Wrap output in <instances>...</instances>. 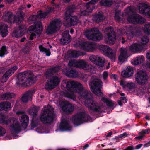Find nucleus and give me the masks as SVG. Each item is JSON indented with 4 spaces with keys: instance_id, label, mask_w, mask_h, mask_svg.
Here are the masks:
<instances>
[{
    "instance_id": "13",
    "label": "nucleus",
    "mask_w": 150,
    "mask_h": 150,
    "mask_svg": "<svg viewBox=\"0 0 150 150\" xmlns=\"http://www.w3.org/2000/svg\"><path fill=\"white\" fill-rule=\"evenodd\" d=\"M61 22L59 19H55L50 23L46 29V32L48 35L52 34L59 29Z\"/></svg>"
},
{
    "instance_id": "22",
    "label": "nucleus",
    "mask_w": 150,
    "mask_h": 150,
    "mask_svg": "<svg viewBox=\"0 0 150 150\" xmlns=\"http://www.w3.org/2000/svg\"><path fill=\"white\" fill-rule=\"evenodd\" d=\"M89 59L91 62L99 67L104 66L105 62L103 57L98 56L91 55L89 57Z\"/></svg>"
},
{
    "instance_id": "37",
    "label": "nucleus",
    "mask_w": 150,
    "mask_h": 150,
    "mask_svg": "<svg viewBox=\"0 0 150 150\" xmlns=\"http://www.w3.org/2000/svg\"><path fill=\"white\" fill-rule=\"evenodd\" d=\"M11 108V103L8 101L1 102L0 103V110H4L8 111Z\"/></svg>"
},
{
    "instance_id": "30",
    "label": "nucleus",
    "mask_w": 150,
    "mask_h": 150,
    "mask_svg": "<svg viewBox=\"0 0 150 150\" xmlns=\"http://www.w3.org/2000/svg\"><path fill=\"white\" fill-rule=\"evenodd\" d=\"M143 46L138 43H133L129 47L130 51L134 53L140 52L142 49Z\"/></svg>"
},
{
    "instance_id": "14",
    "label": "nucleus",
    "mask_w": 150,
    "mask_h": 150,
    "mask_svg": "<svg viewBox=\"0 0 150 150\" xmlns=\"http://www.w3.org/2000/svg\"><path fill=\"white\" fill-rule=\"evenodd\" d=\"M119 33L121 35L126 34L128 39L130 40L136 35L137 32L135 28L132 26L125 27L120 30Z\"/></svg>"
},
{
    "instance_id": "45",
    "label": "nucleus",
    "mask_w": 150,
    "mask_h": 150,
    "mask_svg": "<svg viewBox=\"0 0 150 150\" xmlns=\"http://www.w3.org/2000/svg\"><path fill=\"white\" fill-rule=\"evenodd\" d=\"M144 33L147 35H150V23L146 24L143 28Z\"/></svg>"
},
{
    "instance_id": "27",
    "label": "nucleus",
    "mask_w": 150,
    "mask_h": 150,
    "mask_svg": "<svg viewBox=\"0 0 150 150\" xmlns=\"http://www.w3.org/2000/svg\"><path fill=\"white\" fill-rule=\"evenodd\" d=\"M63 72L68 77L76 78L78 77V72L75 70L65 69L62 70Z\"/></svg>"
},
{
    "instance_id": "41",
    "label": "nucleus",
    "mask_w": 150,
    "mask_h": 150,
    "mask_svg": "<svg viewBox=\"0 0 150 150\" xmlns=\"http://www.w3.org/2000/svg\"><path fill=\"white\" fill-rule=\"evenodd\" d=\"M83 54H81L79 51L76 50H71L69 52V56L70 58H76L79 56L83 55Z\"/></svg>"
},
{
    "instance_id": "16",
    "label": "nucleus",
    "mask_w": 150,
    "mask_h": 150,
    "mask_svg": "<svg viewBox=\"0 0 150 150\" xmlns=\"http://www.w3.org/2000/svg\"><path fill=\"white\" fill-rule=\"evenodd\" d=\"M148 78L146 73L142 70L138 71L136 75V81L139 84H145L147 82Z\"/></svg>"
},
{
    "instance_id": "35",
    "label": "nucleus",
    "mask_w": 150,
    "mask_h": 150,
    "mask_svg": "<svg viewBox=\"0 0 150 150\" xmlns=\"http://www.w3.org/2000/svg\"><path fill=\"white\" fill-rule=\"evenodd\" d=\"M144 57L142 55L136 57L132 59L131 63L132 64L134 65H138L143 63L144 61Z\"/></svg>"
},
{
    "instance_id": "3",
    "label": "nucleus",
    "mask_w": 150,
    "mask_h": 150,
    "mask_svg": "<svg viewBox=\"0 0 150 150\" xmlns=\"http://www.w3.org/2000/svg\"><path fill=\"white\" fill-rule=\"evenodd\" d=\"M134 11L132 7H128L126 9L122 16L124 17H127L128 21L131 23L138 24L145 23L146 20L139 15L133 13Z\"/></svg>"
},
{
    "instance_id": "49",
    "label": "nucleus",
    "mask_w": 150,
    "mask_h": 150,
    "mask_svg": "<svg viewBox=\"0 0 150 150\" xmlns=\"http://www.w3.org/2000/svg\"><path fill=\"white\" fill-rule=\"evenodd\" d=\"M77 60L73 59L69 61L68 65L69 66L77 68Z\"/></svg>"
},
{
    "instance_id": "62",
    "label": "nucleus",
    "mask_w": 150,
    "mask_h": 150,
    "mask_svg": "<svg viewBox=\"0 0 150 150\" xmlns=\"http://www.w3.org/2000/svg\"><path fill=\"white\" fill-rule=\"evenodd\" d=\"M120 100L123 103H126L127 100L125 97H121L120 98Z\"/></svg>"
},
{
    "instance_id": "1",
    "label": "nucleus",
    "mask_w": 150,
    "mask_h": 150,
    "mask_svg": "<svg viewBox=\"0 0 150 150\" xmlns=\"http://www.w3.org/2000/svg\"><path fill=\"white\" fill-rule=\"evenodd\" d=\"M62 82L66 84V88L68 91L61 92V94L63 96L74 101L76 100V95L74 93H77L79 96V98L80 100H86L85 101V105L90 109L95 112H101V106L97 104L96 102L93 101L88 97L91 96V93L86 91L84 89L82 85L79 82L75 81H69L66 82V80H64Z\"/></svg>"
},
{
    "instance_id": "55",
    "label": "nucleus",
    "mask_w": 150,
    "mask_h": 150,
    "mask_svg": "<svg viewBox=\"0 0 150 150\" xmlns=\"http://www.w3.org/2000/svg\"><path fill=\"white\" fill-rule=\"evenodd\" d=\"M60 69V67H55L53 68L50 69V71L52 73H55L57 72Z\"/></svg>"
},
{
    "instance_id": "50",
    "label": "nucleus",
    "mask_w": 150,
    "mask_h": 150,
    "mask_svg": "<svg viewBox=\"0 0 150 150\" xmlns=\"http://www.w3.org/2000/svg\"><path fill=\"white\" fill-rule=\"evenodd\" d=\"M149 38L147 37L146 36H142L141 40L142 45H142H146L149 42Z\"/></svg>"
},
{
    "instance_id": "38",
    "label": "nucleus",
    "mask_w": 150,
    "mask_h": 150,
    "mask_svg": "<svg viewBox=\"0 0 150 150\" xmlns=\"http://www.w3.org/2000/svg\"><path fill=\"white\" fill-rule=\"evenodd\" d=\"M8 26L6 24H2L0 26V34L3 37H4L7 35L8 33Z\"/></svg>"
},
{
    "instance_id": "21",
    "label": "nucleus",
    "mask_w": 150,
    "mask_h": 150,
    "mask_svg": "<svg viewBox=\"0 0 150 150\" xmlns=\"http://www.w3.org/2000/svg\"><path fill=\"white\" fill-rule=\"evenodd\" d=\"M17 120L18 119H16ZM21 123V125H20L18 120V124L19 127V131L16 132H11V134H14L18 133L20 132L23 129H25L28 125L29 121L28 117L26 115H23L22 116L21 119L20 120Z\"/></svg>"
},
{
    "instance_id": "43",
    "label": "nucleus",
    "mask_w": 150,
    "mask_h": 150,
    "mask_svg": "<svg viewBox=\"0 0 150 150\" xmlns=\"http://www.w3.org/2000/svg\"><path fill=\"white\" fill-rule=\"evenodd\" d=\"M100 4L101 6H109L112 4L111 0H102Z\"/></svg>"
},
{
    "instance_id": "8",
    "label": "nucleus",
    "mask_w": 150,
    "mask_h": 150,
    "mask_svg": "<svg viewBox=\"0 0 150 150\" xmlns=\"http://www.w3.org/2000/svg\"><path fill=\"white\" fill-rule=\"evenodd\" d=\"M99 0H91L89 2L85 3L83 5H81V8L80 9V17L88 15L91 13L95 6L94 4L96 3Z\"/></svg>"
},
{
    "instance_id": "12",
    "label": "nucleus",
    "mask_w": 150,
    "mask_h": 150,
    "mask_svg": "<svg viewBox=\"0 0 150 150\" xmlns=\"http://www.w3.org/2000/svg\"><path fill=\"white\" fill-rule=\"evenodd\" d=\"M90 87L92 91L95 94L99 96L103 95L100 88H102V82L99 79H95L89 83Z\"/></svg>"
},
{
    "instance_id": "31",
    "label": "nucleus",
    "mask_w": 150,
    "mask_h": 150,
    "mask_svg": "<svg viewBox=\"0 0 150 150\" xmlns=\"http://www.w3.org/2000/svg\"><path fill=\"white\" fill-rule=\"evenodd\" d=\"M133 74V69L131 67H129L126 69L122 71L121 75L124 77L129 78L132 76Z\"/></svg>"
},
{
    "instance_id": "40",
    "label": "nucleus",
    "mask_w": 150,
    "mask_h": 150,
    "mask_svg": "<svg viewBox=\"0 0 150 150\" xmlns=\"http://www.w3.org/2000/svg\"><path fill=\"white\" fill-rule=\"evenodd\" d=\"M15 96V94L13 93L7 92L2 95L1 96V98L2 100H7L13 98Z\"/></svg>"
},
{
    "instance_id": "51",
    "label": "nucleus",
    "mask_w": 150,
    "mask_h": 150,
    "mask_svg": "<svg viewBox=\"0 0 150 150\" xmlns=\"http://www.w3.org/2000/svg\"><path fill=\"white\" fill-rule=\"evenodd\" d=\"M146 90V88H142L141 89L138 90L137 91V94L138 95L141 96L145 94V96H147L146 93V92H145Z\"/></svg>"
},
{
    "instance_id": "60",
    "label": "nucleus",
    "mask_w": 150,
    "mask_h": 150,
    "mask_svg": "<svg viewBox=\"0 0 150 150\" xmlns=\"http://www.w3.org/2000/svg\"><path fill=\"white\" fill-rule=\"evenodd\" d=\"M139 134H142L144 135V134H148V132L147 130V129H143L142 130L141 132H139L138 133Z\"/></svg>"
},
{
    "instance_id": "44",
    "label": "nucleus",
    "mask_w": 150,
    "mask_h": 150,
    "mask_svg": "<svg viewBox=\"0 0 150 150\" xmlns=\"http://www.w3.org/2000/svg\"><path fill=\"white\" fill-rule=\"evenodd\" d=\"M39 49L40 52H44L46 54L47 56H49L50 55V52L49 49H46L43 47L42 45H40L39 46Z\"/></svg>"
},
{
    "instance_id": "2",
    "label": "nucleus",
    "mask_w": 150,
    "mask_h": 150,
    "mask_svg": "<svg viewBox=\"0 0 150 150\" xmlns=\"http://www.w3.org/2000/svg\"><path fill=\"white\" fill-rule=\"evenodd\" d=\"M36 80V78L34 76L32 71H25L18 74L16 83L19 86H29L34 83Z\"/></svg>"
},
{
    "instance_id": "32",
    "label": "nucleus",
    "mask_w": 150,
    "mask_h": 150,
    "mask_svg": "<svg viewBox=\"0 0 150 150\" xmlns=\"http://www.w3.org/2000/svg\"><path fill=\"white\" fill-rule=\"evenodd\" d=\"M24 30L21 27L15 28L11 33V35L13 37L18 38L21 37L23 34Z\"/></svg>"
},
{
    "instance_id": "52",
    "label": "nucleus",
    "mask_w": 150,
    "mask_h": 150,
    "mask_svg": "<svg viewBox=\"0 0 150 150\" xmlns=\"http://www.w3.org/2000/svg\"><path fill=\"white\" fill-rule=\"evenodd\" d=\"M9 76L6 73H5L1 79V82L2 83L5 82L8 79Z\"/></svg>"
},
{
    "instance_id": "15",
    "label": "nucleus",
    "mask_w": 150,
    "mask_h": 150,
    "mask_svg": "<svg viewBox=\"0 0 150 150\" xmlns=\"http://www.w3.org/2000/svg\"><path fill=\"white\" fill-rule=\"evenodd\" d=\"M89 117L84 112H79L73 117L72 120L75 125H79L84 122L87 121Z\"/></svg>"
},
{
    "instance_id": "6",
    "label": "nucleus",
    "mask_w": 150,
    "mask_h": 150,
    "mask_svg": "<svg viewBox=\"0 0 150 150\" xmlns=\"http://www.w3.org/2000/svg\"><path fill=\"white\" fill-rule=\"evenodd\" d=\"M75 7L72 6L67 8L65 13V19L63 24L66 27L75 25L80 23V21L76 16H71L72 13L74 11Z\"/></svg>"
},
{
    "instance_id": "58",
    "label": "nucleus",
    "mask_w": 150,
    "mask_h": 150,
    "mask_svg": "<svg viewBox=\"0 0 150 150\" xmlns=\"http://www.w3.org/2000/svg\"><path fill=\"white\" fill-rule=\"evenodd\" d=\"M36 37V35L35 33L34 32H32L30 35L29 39L30 40H32L33 39L35 38Z\"/></svg>"
},
{
    "instance_id": "4",
    "label": "nucleus",
    "mask_w": 150,
    "mask_h": 150,
    "mask_svg": "<svg viewBox=\"0 0 150 150\" xmlns=\"http://www.w3.org/2000/svg\"><path fill=\"white\" fill-rule=\"evenodd\" d=\"M56 116L54 113V108L51 106L48 105L44 107L40 118L44 124H49L55 120Z\"/></svg>"
},
{
    "instance_id": "5",
    "label": "nucleus",
    "mask_w": 150,
    "mask_h": 150,
    "mask_svg": "<svg viewBox=\"0 0 150 150\" xmlns=\"http://www.w3.org/2000/svg\"><path fill=\"white\" fill-rule=\"evenodd\" d=\"M24 8L22 7L20 8V10L18 11L14 16L11 12H6L3 16L2 19L8 23H12L13 22L16 24H19L21 23L23 20L24 14L21 11L23 10Z\"/></svg>"
},
{
    "instance_id": "63",
    "label": "nucleus",
    "mask_w": 150,
    "mask_h": 150,
    "mask_svg": "<svg viewBox=\"0 0 150 150\" xmlns=\"http://www.w3.org/2000/svg\"><path fill=\"white\" fill-rule=\"evenodd\" d=\"M139 136L136 137L135 139H142L143 137L145 136L144 135L142 134H139Z\"/></svg>"
},
{
    "instance_id": "17",
    "label": "nucleus",
    "mask_w": 150,
    "mask_h": 150,
    "mask_svg": "<svg viewBox=\"0 0 150 150\" xmlns=\"http://www.w3.org/2000/svg\"><path fill=\"white\" fill-rule=\"evenodd\" d=\"M77 68L82 69L87 72H92L94 69V67L92 65L88 64L87 62L83 59H79L77 60Z\"/></svg>"
},
{
    "instance_id": "19",
    "label": "nucleus",
    "mask_w": 150,
    "mask_h": 150,
    "mask_svg": "<svg viewBox=\"0 0 150 150\" xmlns=\"http://www.w3.org/2000/svg\"><path fill=\"white\" fill-rule=\"evenodd\" d=\"M60 80L57 76H54L52 77L50 80L48 81L45 85V88L48 90L54 88L59 83Z\"/></svg>"
},
{
    "instance_id": "11",
    "label": "nucleus",
    "mask_w": 150,
    "mask_h": 150,
    "mask_svg": "<svg viewBox=\"0 0 150 150\" xmlns=\"http://www.w3.org/2000/svg\"><path fill=\"white\" fill-rule=\"evenodd\" d=\"M99 49L108 57L112 62H115L116 59V52L112 48L105 45H101L98 47Z\"/></svg>"
},
{
    "instance_id": "64",
    "label": "nucleus",
    "mask_w": 150,
    "mask_h": 150,
    "mask_svg": "<svg viewBox=\"0 0 150 150\" xmlns=\"http://www.w3.org/2000/svg\"><path fill=\"white\" fill-rule=\"evenodd\" d=\"M134 148L133 146L132 145H131V146H129L128 147H127L124 150H134Z\"/></svg>"
},
{
    "instance_id": "7",
    "label": "nucleus",
    "mask_w": 150,
    "mask_h": 150,
    "mask_svg": "<svg viewBox=\"0 0 150 150\" xmlns=\"http://www.w3.org/2000/svg\"><path fill=\"white\" fill-rule=\"evenodd\" d=\"M0 123L8 125L11 133V132H17L19 130L18 120L15 118L12 117L6 120L4 115L0 114Z\"/></svg>"
},
{
    "instance_id": "29",
    "label": "nucleus",
    "mask_w": 150,
    "mask_h": 150,
    "mask_svg": "<svg viewBox=\"0 0 150 150\" xmlns=\"http://www.w3.org/2000/svg\"><path fill=\"white\" fill-rule=\"evenodd\" d=\"M120 53L118 57V62L121 63H124L128 58L127 50L126 48H122L120 49Z\"/></svg>"
},
{
    "instance_id": "59",
    "label": "nucleus",
    "mask_w": 150,
    "mask_h": 150,
    "mask_svg": "<svg viewBox=\"0 0 150 150\" xmlns=\"http://www.w3.org/2000/svg\"><path fill=\"white\" fill-rule=\"evenodd\" d=\"M120 11H116L115 13V18L117 20H119L120 19Z\"/></svg>"
},
{
    "instance_id": "47",
    "label": "nucleus",
    "mask_w": 150,
    "mask_h": 150,
    "mask_svg": "<svg viewBox=\"0 0 150 150\" xmlns=\"http://www.w3.org/2000/svg\"><path fill=\"white\" fill-rule=\"evenodd\" d=\"M18 101H17L16 103V104L15 105V107L14 108V111L16 112V114L17 115H21L23 114L24 112L23 111H17V110H18L21 109V107L19 106L18 105Z\"/></svg>"
},
{
    "instance_id": "33",
    "label": "nucleus",
    "mask_w": 150,
    "mask_h": 150,
    "mask_svg": "<svg viewBox=\"0 0 150 150\" xmlns=\"http://www.w3.org/2000/svg\"><path fill=\"white\" fill-rule=\"evenodd\" d=\"M120 84L122 86L123 88L126 89H131L135 86L134 84L132 82H125L123 80H121L119 82Z\"/></svg>"
},
{
    "instance_id": "9",
    "label": "nucleus",
    "mask_w": 150,
    "mask_h": 150,
    "mask_svg": "<svg viewBox=\"0 0 150 150\" xmlns=\"http://www.w3.org/2000/svg\"><path fill=\"white\" fill-rule=\"evenodd\" d=\"M74 45L76 47H79L88 51H92L96 47V45L95 43L88 41L85 42L83 39H79Z\"/></svg>"
},
{
    "instance_id": "54",
    "label": "nucleus",
    "mask_w": 150,
    "mask_h": 150,
    "mask_svg": "<svg viewBox=\"0 0 150 150\" xmlns=\"http://www.w3.org/2000/svg\"><path fill=\"white\" fill-rule=\"evenodd\" d=\"M6 132V130L2 127L0 126V137L3 136Z\"/></svg>"
},
{
    "instance_id": "48",
    "label": "nucleus",
    "mask_w": 150,
    "mask_h": 150,
    "mask_svg": "<svg viewBox=\"0 0 150 150\" xmlns=\"http://www.w3.org/2000/svg\"><path fill=\"white\" fill-rule=\"evenodd\" d=\"M7 53V48L5 46H3L0 50V56L3 57Z\"/></svg>"
},
{
    "instance_id": "53",
    "label": "nucleus",
    "mask_w": 150,
    "mask_h": 150,
    "mask_svg": "<svg viewBox=\"0 0 150 150\" xmlns=\"http://www.w3.org/2000/svg\"><path fill=\"white\" fill-rule=\"evenodd\" d=\"M38 19L37 17V15H33L30 16L29 19V21L30 23H34V21L37 19Z\"/></svg>"
},
{
    "instance_id": "57",
    "label": "nucleus",
    "mask_w": 150,
    "mask_h": 150,
    "mask_svg": "<svg viewBox=\"0 0 150 150\" xmlns=\"http://www.w3.org/2000/svg\"><path fill=\"white\" fill-rule=\"evenodd\" d=\"M108 76V72L106 71H105L103 72V76L104 81L105 82H106L107 81V79Z\"/></svg>"
},
{
    "instance_id": "36",
    "label": "nucleus",
    "mask_w": 150,
    "mask_h": 150,
    "mask_svg": "<svg viewBox=\"0 0 150 150\" xmlns=\"http://www.w3.org/2000/svg\"><path fill=\"white\" fill-rule=\"evenodd\" d=\"M54 11V7L53 8L49 7L47 9V12H42V11H40L37 13V17L38 19L44 18L46 17L48 14L50 12Z\"/></svg>"
},
{
    "instance_id": "39",
    "label": "nucleus",
    "mask_w": 150,
    "mask_h": 150,
    "mask_svg": "<svg viewBox=\"0 0 150 150\" xmlns=\"http://www.w3.org/2000/svg\"><path fill=\"white\" fill-rule=\"evenodd\" d=\"M105 18V17L100 13L95 15L93 17V21L97 22H101Z\"/></svg>"
},
{
    "instance_id": "42",
    "label": "nucleus",
    "mask_w": 150,
    "mask_h": 150,
    "mask_svg": "<svg viewBox=\"0 0 150 150\" xmlns=\"http://www.w3.org/2000/svg\"><path fill=\"white\" fill-rule=\"evenodd\" d=\"M102 100L108 106H112L114 104L112 101L104 97L102 98Z\"/></svg>"
},
{
    "instance_id": "46",
    "label": "nucleus",
    "mask_w": 150,
    "mask_h": 150,
    "mask_svg": "<svg viewBox=\"0 0 150 150\" xmlns=\"http://www.w3.org/2000/svg\"><path fill=\"white\" fill-rule=\"evenodd\" d=\"M18 69V67L15 66L10 68L5 73L9 76L12 74Z\"/></svg>"
},
{
    "instance_id": "23",
    "label": "nucleus",
    "mask_w": 150,
    "mask_h": 150,
    "mask_svg": "<svg viewBox=\"0 0 150 150\" xmlns=\"http://www.w3.org/2000/svg\"><path fill=\"white\" fill-rule=\"evenodd\" d=\"M39 110V107L33 106L29 111V113L33 117V118L31 121V127L33 128L35 127L38 125L37 120H35L34 117H36L38 112Z\"/></svg>"
},
{
    "instance_id": "26",
    "label": "nucleus",
    "mask_w": 150,
    "mask_h": 150,
    "mask_svg": "<svg viewBox=\"0 0 150 150\" xmlns=\"http://www.w3.org/2000/svg\"><path fill=\"white\" fill-rule=\"evenodd\" d=\"M62 37L60 39V43L62 45H67L69 43L71 38L68 30L64 31L62 34Z\"/></svg>"
},
{
    "instance_id": "20",
    "label": "nucleus",
    "mask_w": 150,
    "mask_h": 150,
    "mask_svg": "<svg viewBox=\"0 0 150 150\" xmlns=\"http://www.w3.org/2000/svg\"><path fill=\"white\" fill-rule=\"evenodd\" d=\"M139 13L150 18V5L148 3H141L139 4Z\"/></svg>"
},
{
    "instance_id": "28",
    "label": "nucleus",
    "mask_w": 150,
    "mask_h": 150,
    "mask_svg": "<svg viewBox=\"0 0 150 150\" xmlns=\"http://www.w3.org/2000/svg\"><path fill=\"white\" fill-rule=\"evenodd\" d=\"M64 105L61 106L62 110L67 113L72 112L74 110V106L71 103L67 101L63 102Z\"/></svg>"
},
{
    "instance_id": "34",
    "label": "nucleus",
    "mask_w": 150,
    "mask_h": 150,
    "mask_svg": "<svg viewBox=\"0 0 150 150\" xmlns=\"http://www.w3.org/2000/svg\"><path fill=\"white\" fill-rule=\"evenodd\" d=\"M33 95V92L32 91L26 92L22 97L21 99V101L24 103H25L27 102L29 100H31Z\"/></svg>"
},
{
    "instance_id": "61",
    "label": "nucleus",
    "mask_w": 150,
    "mask_h": 150,
    "mask_svg": "<svg viewBox=\"0 0 150 150\" xmlns=\"http://www.w3.org/2000/svg\"><path fill=\"white\" fill-rule=\"evenodd\" d=\"M112 79L114 80H116L118 78V76L115 74H112L110 76Z\"/></svg>"
},
{
    "instance_id": "25",
    "label": "nucleus",
    "mask_w": 150,
    "mask_h": 150,
    "mask_svg": "<svg viewBox=\"0 0 150 150\" xmlns=\"http://www.w3.org/2000/svg\"><path fill=\"white\" fill-rule=\"evenodd\" d=\"M42 24L40 22H37L35 25L30 27L29 28V31L35 32L37 34L41 33L42 30Z\"/></svg>"
},
{
    "instance_id": "18",
    "label": "nucleus",
    "mask_w": 150,
    "mask_h": 150,
    "mask_svg": "<svg viewBox=\"0 0 150 150\" xmlns=\"http://www.w3.org/2000/svg\"><path fill=\"white\" fill-rule=\"evenodd\" d=\"M105 32L107 35L106 41L107 43L113 45L115 41V36L113 28L110 26L105 29Z\"/></svg>"
},
{
    "instance_id": "56",
    "label": "nucleus",
    "mask_w": 150,
    "mask_h": 150,
    "mask_svg": "<svg viewBox=\"0 0 150 150\" xmlns=\"http://www.w3.org/2000/svg\"><path fill=\"white\" fill-rule=\"evenodd\" d=\"M128 135L129 134H127L126 132H125L123 133V134L119 135L117 137H116L115 139H117L118 138L122 139L126 137H128Z\"/></svg>"
},
{
    "instance_id": "10",
    "label": "nucleus",
    "mask_w": 150,
    "mask_h": 150,
    "mask_svg": "<svg viewBox=\"0 0 150 150\" xmlns=\"http://www.w3.org/2000/svg\"><path fill=\"white\" fill-rule=\"evenodd\" d=\"M84 35L88 39L94 41H100L103 38L102 33L95 28L86 31Z\"/></svg>"
},
{
    "instance_id": "24",
    "label": "nucleus",
    "mask_w": 150,
    "mask_h": 150,
    "mask_svg": "<svg viewBox=\"0 0 150 150\" xmlns=\"http://www.w3.org/2000/svg\"><path fill=\"white\" fill-rule=\"evenodd\" d=\"M69 120V119L68 118L62 119V121L59 127V131H70L71 129V127L68 123Z\"/></svg>"
}]
</instances>
